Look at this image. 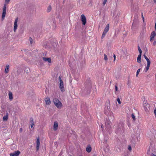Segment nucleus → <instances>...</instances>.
I'll return each mask as SVG.
<instances>
[{
    "instance_id": "obj_1",
    "label": "nucleus",
    "mask_w": 156,
    "mask_h": 156,
    "mask_svg": "<svg viewBox=\"0 0 156 156\" xmlns=\"http://www.w3.org/2000/svg\"><path fill=\"white\" fill-rule=\"evenodd\" d=\"M85 87L87 93H90L91 88V84L90 81L88 80L86 82L85 84Z\"/></svg>"
},
{
    "instance_id": "obj_2",
    "label": "nucleus",
    "mask_w": 156,
    "mask_h": 156,
    "mask_svg": "<svg viewBox=\"0 0 156 156\" xmlns=\"http://www.w3.org/2000/svg\"><path fill=\"white\" fill-rule=\"evenodd\" d=\"M53 101L55 105L58 108H61L62 106L61 102L57 98H55L53 100Z\"/></svg>"
},
{
    "instance_id": "obj_3",
    "label": "nucleus",
    "mask_w": 156,
    "mask_h": 156,
    "mask_svg": "<svg viewBox=\"0 0 156 156\" xmlns=\"http://www.w3.org/2000/svg\"><path fill=\"white\" fill-rule=\"evenodd\" d=\"M18 20V18H16L15 20L14 23V29H13V30L15 32L16 31L17 28V26H18L17 23Z\"/></svg>"
},
{
    "instance_id": "obj_4",
    "label": "nucleus",
    "mask_w": 156,
    "mask_h": 156,
    "mask_svg": "<svg viewBox=\"0 0 156 156\" xmlns=\"http://www.w3.org/2000/svg\"><path fill=\"white\" fill-rule=\"evenodd\" d=\"M81 20L82 21L83 24L85 25L86 23V19L85 16L83 14L81 15Z\"/></svg>"
},
{
    "instance_id": "obj_5",
    "label": "nucleus",
    "mask_w": 156,
    "mask_h": 156,
    "mask_svg": "<svg viewBox=\"0 0 156 156\" xmlns=\"http://www.w3.org/2000/svg\"><path fill=\"white\" fill-rule=\"evenodd\" d=\"M110 122L109 121V119H106L105 120V124L106 127L107 128H109L110 127Z\"/></svg>"
},
{
    "instance_id": "obj_6",
    "label": "nucleus",
    "mask_w": 156,
    "mask_h": 156,
    "mask_svg": "<svg viewBox=\"0 0 156 156\" xmlns=\"http://www.w3.org/2000/svg\"><path fill=\"white\" fill-rule=\"evenodd\" d=\"M20 154V152L19 151H17L14 152L13 153H10V156H18Z\"/></svg>"
},
{
    "instance_id": "obj_7",
    "label": "nucleus",
    "mask_w": 156,
    "mask_h": 156,
    "mask_svg": "<svg viewBox=\"0 0 156 156\" xmlns=\"http://www.w3.org/2000/svg\"><path fill=\"white\" fill-rule=\"evenodd\" d=\"M59 88L60 89L61 91L63 92L64 91V87L63 86V82H61L59 83Z\"/></svg>"
},
{
    "instance_id": "obj_8",
    "label": "nucleus",
    "mask_w": 156,
    "mask_h": 156,
    "mask_svg": "<svg viewBox=\"0 0 156 156\" xmlns=\"http://www.w3.org/2000/svg\"><path fill=\"white\" fill-rule=\"evenodd\" d=\"M40 140L39 138H37V141H36V150L37 151H38L39 149V147H40Z\"/></svg>"
},
{
    "instance_id": "obj_9",
    "label": "nucleus",
    "mask_w": 156,
    "mask_h": 156,
    "mask_svg": "<svg viewBox=\"0 0 156 156\" xmlns=\"http://www.w3.org/2000/svg\"><path fill=\"white\" fill-rule=\"evenodd\" d=\"M58 126V122L56 121L55 122L53 125V130L54 131H56L57 129Z\"/></svg>"
},
{
    "instance_id": "obj_10",
    "label": "nucleus",
    "mask_w": 156,
    "mask_h": 156,
    "mask_svg": "<svg viewBox=\"0 0 156 156\" xmlns=\"http://www.w3.org/2000/svg\"><path fill=\"white\" fill-rule=\"evenodd\" d=\"M155 35V32L154 31H152L151 34L150 41H151L154 39V37Z\"/></svg>"
},
{
    "instance_id": "obj_11",
    "label": "nucleus",
    "mask_w": 156,
    "mask_h": 156,
    "mask_svg": "<svg viewBox=\"0 0 156 156\" xmlns=\"http://www.w3.org/2000/svg\"><path fill=\"white\" fill-rule=\"evenodd\" d=\"M42 59L44 61H48L49 63H51V59L50 58L43 57Z\"/></svg>"
},
{
    "instance_id": "obj_12",
    "label": "nucleus",
    "mask_w": 156,
    "mask_h": 156,
    "mask_svg": "<svg viewBox=\"0 0 156 156\" xmlns=\"http://www.w3.org/2000/svg\"><path fill=\"white\" fill-rule=\"evenodd\" d=\"M109 30V24H107L105 29L104 30L103 32L105 33H107V32Z\"/></svg>"
},
{
    "instance_id": "obj_13",
    "label": "nucleus",
    "mask_w": 156,
    "mask_h": 156,
    "mask_svg": "<svg viewBox=\"0 0 156 156\" xmlns=\"http://www.w3.org/2000/svg\"><path fill=\"white\" fill-rule=\"evenodd\" d=\"M46 104L47 105H49L51 103V101L49 98H46L45 99Z\"/></svg>"
},
{
    "instance_id": "obj_14",
    "label": "nucleus",
    "mask_w": 156,
    "mask_h": 156,
    "mask_svg": "<svg viewBox=\"0 0 156 156\" xmlns=\"http://www.w3.org/2000/svg\"><path fill=\"white\" fill-rule=\"evenodd\" d=\"M8 112H6V115H4L3 117V119L4 121H7L8 119Z\"/></svg>"
},
{
    "instance_id": "obj_15",
    "label": "nucleus",
    "mask_w": 156,
    "mask_h": 156,
    "mask_svg": "<svg viewBox=\"0 0 156 156\" xmlns=\"http://www.w3.org/2000/svg\"><path fill=\"white\" fill-rule=\"evenodd\" d=\"M9 66L8 65H6V68H5V73H7L9 71Z\"/></svg>"
},
{
    "instance_id": "obj_16",
    "label": "nucleus",
    "mask_w": 156,
    "mask_h": 156,
    "mask_svg": "<svg viewBox=\"0 0 156 156\" xmlns=\"http://www.w3.org/2000/svg\"><path fill=\"white\" fill-rule=\"evenodd\" d=\"M150 64L151 63H147V67L145 68L144 70L145 72H146L148 70L150 67Z\"/></svg>"
},
{
    "instance_id": "obj_17",
    "label": "nucleus",
    "mask_w": 156,
    "mask_h": 156,
    "mask_svg": "<svg viewBox=\"0 0 156 156\" xmlns=\"http://www.w3.org/2000/svg\"><path fill=\"white\" fill-rule=\"evenodd\" d=\"M91 147L90 146H88L86 148V150L88 152H90L91 151Z\"/></svg>"
},
{
    "instance_id": "obj_18",
    "label": "nucleus",
    "mask_w": 156,
    "mask_h": 156,
    "mask_svg": "<svg viewBox=\"0 0 156 156\" xmlns=\"http://www.w3.org/2000/svg\"><path fill=\"white\" fill-rule=\"evenodd\" d=\"M9 99L11 101H12L13 99L12 94L11 92H9Z\"/></svg>"
},
{
    "instance_id": "obj_19",
    "label": "nucleus",
    "mask_w": 156,
    "mask_h": 156,
    "mask_svg": "<svg viewBox=\"0 0 156 156\" xmlns=\"http://www.w3.org/2000/svg\"><path fill=\"white\" fill-rule=\"evenodd\" d=\"M141 55H139L137 58V62L140 63L141 62Z\"/></svg>"
},
{
    "instance_id": "obj_20",
    "label": "nucleus",
    "mask_w": 156,
    "mask_h": 156,
    "mask_svg": "<svg viewBox=\"0 0 156 156\" xmlns=\"http://www.w3.org/2000/svg\"><path fill=\"white\" fill-rule=\"evenodd\" d=\"M6 4H4L3 7V12H6Z\"/></svg>"
},
{
    "instance_id": "obj_21",
    "label": "nucleus",
    "mask_w": 156,
    "mask_h": 156,
    "mask_svg": "<svg viewBox=\"0 0 156 156\" xmlns=\"http://www.w3.org/2000/svg\"><path fill=\"white\" fill-rule=\"evenodd\" d=\"M144 56L145 58V59L147 60V63H151V62L149 60V59L146 56V55L144 54Z\"/></svg>"
},
{
    "instance_id": "obj_22",
    "label": "nucleus",
    "mask_w": 156,
    "mask_h": 156,
    "mask_svg": "<svg viewBox=\"0 0 156 156\" xmlns=\"http://www.w3.org/2000/svg\"><path fill=\"white\" fill-rule=\"evenodd\" d=\"M6 14V12H2V19H4Z\"/></svg>"
},
{
    "instance_id": "obj_23",
    "label": "nucleus",
    "mask_w": 156,
    "mask_h": 156,
    "mask_svg": "<svg viewBox=\"0 0 156 156\" xmlns=\"http://www.w3.org/2000/svg\"><path fill=\"white\" fill-rule=\"evenodd\" d=\"M104 59L105 61H107L108 59V57H107V55H106L105 54H104Z\"/></svg>"
},
{
    "instance_id": "obj_24",
    "label": "nucleus",
    "mask_w": 156,
    "mask_h": 156,
    "mask_svg": "<svg viewBox=\"0 0 156 156\" xmlns=\"http://www.w3.org/2000/svg\"><path fill=\"white\" fill-rule=\"evenodd\" d=\"M131 117L133 118V121H135L136 120V118L135 116L133 114H132L131 115Z\"/></svg>"
},
{
    "instance_id": "obj_25",
    "label": "nucleus",
    "mask_w": 156,
    "mask_h": 156,
    "mask_svg": "<svg viewBox=\"0 0 156 156\" xmlns=\"http://www.w3.org/2000/svg\"><path fill=\"white\" fill-rule=\"evenodd\" d=\"M51 6H49L48 7V9H47V12H50V11H51Z\"/></svg>"
},
{
    "instance_id": "obj_26",
    "label": "nucleus",
    "mask_w": 156,
    "mask_h": 156,
    "mask_svg": "<svg viewBox=\"0 0 156 156\" xmlns=\"http://www.w3.org/2000/svg\"><path fill=\"white\" fill-rule=\"evenodd\" d=\"M140 69H139L137 71L136 73V77H137L138 76L139 73L140 72Z\"/></svg>"
},
{
    "instance_id": "obj_27",
    "label": "nucleus",
    "mask_w": 156,
    "mask_h": 156,
    "mask_svg": "<svg viewBox=\"0 0 156 156\" xmlns=\"http://www.w3.org/2000/svg\"><path fill=\"white\" fill-rule=\"evenodd\" d=\"M106 33H104L103 32V34L101 37V38L102 39L104 38V37H105Z\"/></svg>"
},
{
    "instance_id": "obj_28",
    "label": "nucleus",
    "mask_w": 156,
    "mask_h": 156,
    "mask_svg": "<svg viewBox=\"0 0 156 156\" xmlns=\"http://www.w3.org/2000/svg\"><path fill=\"white\" fill-rule=\"evenodd\" d=\"M30 122L31 124L34 123V119L32 118H30Z\"/></svg>"
},
{
    "instance_id": "obj_29",
    "label": "nucleus",
    "mask_w": 156,
    "mask_h": 156,
    "mask_svg": "<svg viewBox=\"0 0 156 156\" xmlns=\"http://www.w3.org/2000/svg\"><path fill=\"white\" fill-rule=\"evenodd\" d=\"M29 41L30 44H31L33 43V39L31 37H30L29 38Z\"/></svg>"
},
{
    "instance_id": "obj_30",
    "label": "nucleus",
    "mask_w": 156,
    "mask_h": 156,
    "mask_svg": "<svg viewBox=\"0 0 156 156\" xmlns=\"http://www.w3.org/2000/svg\"><path fill=\"white\" fill-rule=\"evenodd\" d=\"M107 0H104L103 2V5L104 6L105 5Z\"/></svg>"
},
{
    "instance_id": "obj_31",
    "label": "nucleus",
    "mask_w": 156,
    "mask_h": 156,
    "mask_svg": "<svg viewBox=\"0 0 156 156\" xmlns=\"http://www.w3.org/2000/svg\"><path fill=\"white\" fill-rule=\"evenodd\" d=\"M58 80L59 82H62L63 81L62 80L60 76H59L58 78Z\"/></svg>"
},
{
    "instance_id": "obj_32",
    "label": "nucleus",
    "mask_w": 156,
    "mask_h": 156,
    "mask_svg": "<svg viewBox=\"0 0 156 156\" xmlns=\"http://www.w3.org/2000/svg\"><path fill=\"white\" fill-rule=\"evenodd\" d=\"M117 100L119 104H121V101H120V100L119 98H117Z\"/></svg>"
},
{
    "instance_id": "obj_33",
    "label": "nucleus",
    "mask_w": 156,
    "mask_h": 156,
    "mask_svg": "<svg viewBox=\"0 0 156 156\" xmlns=\"http://www.w3.org/2000/svg\"><path fill=\"white\" fill-rule=\"evenodd\" d=\"M138 51L139 52V55H141L142 51L141 50V49L139 50Z\"/></svg>"
},
{
    "instance_id": "obj_34",
    "label": "nucleus",
    "mask_w": 156,
    "mask_h": 156,
    "mask_svg": "<svg viewBox=\"0 0 156 156\" xmlns=\"http://www.w3.org/2000/svg\"><path fill=\"white\" fill-rule=\"evenodd\" d=\"M138 51L139 52V55H141L142 51L141 50V49L139 50Z\"/></svg>"
},
{
    "instance_id": "obj_35",
    "label": "nucleus",
    "mask_w": 156,
    "mask_h": 156,
    "mask_svg": "<svg viewBox=\"0 0 156 156\" xmlns=\"http://www.w3.org/2000/svg\"><path fill=\"white\" fill-rule=\"evenodd\" d=\"M10 0H5V2L8 3L9 2Z\"/></svg>"
},
{
    "instance_id": "obj_36",
    "label": "nucleus",
    "mask_w": 156,
    "mask_h": 156,
    "mask_svg": "<svg viewBox=\"0 0 156 156\" xmlns=\"http://www.w3.org/2000/svg\"><path fill=\"white\" fill-rule=\"evenodd\" d=\"M128 149L130 151L131 150V148L130 146H129L128 147Z\"/></svg>"
},
{
    "instance_id": "obj_37",
    "label": "nucleus",
    "mask_w": 156,
    "mask_h": 156,
    "mask_svg": "<svg viewBox=\"0 0 156 156\" xmlns=\"http://www.w3.org/2000/svg\"><path fill=\"white\" fill-rule=\"evenodd\" d=\"M154 114L156 116V109L154 110Z\"/></svg>"
},
{
    "instance_id": "obj_38",
    "label": "nucleus",
    "mask_w": 156,
    "mask_h": 156,
    "mask_svg": "<svg viewBox=\"0 0 156 156\" xmlns=\"http://www.w3.org/2000/svg\"><path fill=\"white\" fill-rule=\"evenodd\" d=\"M34 125V123L31 124L30 125V126L31 128L33 127V126Z\"/></svg>"
},
{
    "instance_id": "obj_39",
    "label": "nucleus",
    "mask_w": 156,
    "mask_h": 156,
    "mask_svg": "<svg viewBox=\"0 0 156 156\" xmlns=\"http://www.w3.org/2000/svg\"><path fill=\"white\" fill-rule=\"evenodd\" d=\"M113 57H114V61H115V58H116V56L115 55H114V56H113Z\"/></svg>"
},
{
    "instance_id": "obj_40",
    "label": "nucleus",
    "mask_w": 156,
    "mask_h": 156,
    "mask_svg": "<svg viewBox=\"0 0 156 156\" xmlns=\"http://www.w3.org/2000/svg\"><path fill=\"white\" fill-rule=\"evenodd\" d=\"M115 90L116 91H117V90H118V88H117V87L116 86H115Z\"/></svg>"
},
{
    "instance_id": "obj_41",
    "label": "nucleus",
    "mask_w": 156,
    "mask_h": 156,
    "mask_svg": "<svg viewBox=\"0 0 156 156\" xmlns=\"http://www.w3.org/2000/svg\"><path fill=\"white\" fill-rule=\"evenodd\" d=\"M142 17L143 20H144V17L143 15V13H142Z\"/></svg>"
},
{
    "instance_id": "obj_42",
    "label": "nucleus",
    "mask_w": 156,
    "mask_h": 156,
    "mask_svg": "<svg viewBox=\"0 0 156 156\" xmlns=\"http://www.w3.org/2000/svg\"><path fill=\"white\" fill-rule=\"evenodd\" d=\"M23 129L22 128H21L20 129V132H21L22 131Z\"/></svg>"
},
{
    "instance_id": "obj_43",
    "label": "nucleus",
    "mask_w": 156,
    "mask_h": 156,
    "mask_svg": "<svg viewBox=\"0 0 156 156\" xmlns=\"http://www.w3.org/2000/svg\"><path fill=\"white\" fill-rule=\"evenodd\" d=\"M138 50H139L141 49L139 46H138Z\"/></svg>"
},
{
    "instance_id": "obj_44",
    "label": "nucleus",
    "mask_w": 156,
    "mask_h": 156,
    "mask_svg": "<svg viewBox=\"0 0 156 156\" xmlns=\"http://www.w3.org/2000/svg\"><path fill=\"white\" fill-rule=\"evenodd\" d=\"M89 2L90 3V4H92V0H91L89 1Z\"/></svg>"
},
{
    "instance_id": "obj_45",
    "label": "nucleus",
    "mask_w": 156,
    "mask_h": 156,
    "mask_svg": "<svg viewBox=\"0 0 156 156\" xmlns=\"http://www.w3.org/2000/svg\"><path fill=\"white\" fill-rule=\"evenodd\" d=\"M155 30L156 31V23H155Z\"/></svg>"
},
{
    "instance_id": "obj_46",
    "label": "nucleus",
    "mask_w": 156,
    "mask_h": 156,
    "mask_svg": "<svg viewBox=\"0 0 156 156\" xmlns=\"http://www.w3.org/2000/svg\"><path fill=\"white\" fill-rule=\"evenodd\" d=\"M156 43V41H154V43H153V44H154V45H155V44Z\"/></svg>"
},
{
    "instance_id": "obj_47",
    "label": "nucleus",
    "mask_w": 156,
    "mask_h": 156,
    "mask_svg": "<svg viewBox=\"0 0 156 156\" xmlns=\"http://www.w3.org/2000/svg\"><path fill=\"white\" fill-rule=\"evenodd\" d=\"M154 1L155 3H156V0H154Z\"/></svg>"
},
{
    "instance_id": "obj_48",
    "label": "nucleus",
    "mask_w": 156,
    "mask_h": 156,
    "mask_svg": "<svg viewBox=\"0 0 156 156\" xmlns=\"http://www.w3.org/2000/svg\"><path fill=\"white\" fill-rule=\"evenodd\" d=\"M152 156H156L154 154H152Z\"/></svg>"
},
{
    "instance_id": "obj_49",
    "label": "nucleus",
    "mask_w": 156,
    "mask_h": 156,
    "mask_svg": "<svg viewBox=\"0 0 156 156\" xmlns=\"http://www.w3.org/2000/svg\"><path fill=\"white\" fill-rule=\"evenodd\" d=\"M102 126H103V125L101 126V127H102Z\"/></svg>"
},
{
    "instance_id": "obj_50",
    "label": "nucleus",
    "mask_w": 156,
    "mask_h": 156,
    "mask_svg": "<svg viewBox=\"0 0 156 156\" xmlns=\"http://www.w3.org/2000/svg\"><path fill=\"white\" fill-rule=\"evenodd\" d=\"M133 26V24H132V27Z\"/></svg>"
}]
</instances>
